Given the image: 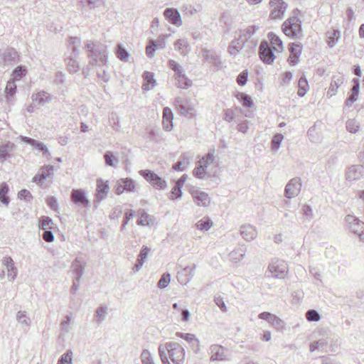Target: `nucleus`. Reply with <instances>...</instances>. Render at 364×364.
<instances>
[{
  "mask_svg": "<svg viewBox=\"0 0 364 364\" xmlns=\"http://www.w3.org/2000/svg\"><path fill=\"white\" fill-rule=\"evenodd\" d=\"M159 355L162 364H171L168 358L173 364H183L185 350L176 342H167L159 346Z\"/></svg>",
  "mask_w": 364,
  "mask_h": 364,
  "instance_id": "1",
  "label": "nucleus"
},
{
  "mask_svg": "<svg viewBox=\"0 0 364 364\" xmlns=\"http://www.w3.org/2000/svg\"><path fill=\"white\" fill-rule=\"evenodd\" d=\"M88 51L90 63L95 65H104L107 62V53L106 47L103 45H95L87 42L85 45Z\"/></svg>",
  "mask_w": 364,
  "mask_h": 364,
  "instance_id": "2",
  "label": "nucleus"
},
{
  "mask_svg": "<svg viewBox=\"0 0 364 364\" xmlns=\"http://www.w3.org/2000/svg\"><path fill=\"white\" fill-rule=\"evenodd\" d=\"M257 26H250L240 31L239 41H243L247 46V50H244V55L249 56L252 54L257 45V40L252 38L258 30Z\"/></svg>",
  "mask_w": 364,
  "mask_h": 364,
  "instance_id": "3",
  "label": "nucleus"
},
{
  "mask_svg": "<svg viewBox=\"0 0 364 364\" xmlns=\"http://www.w3.org/2000/svg\"><path fill=\"white\" fill-rule=\"evenodd\" d=\"M284 33L291 38H298L301 34V21L299 18L292 16L287 19L282 24Z\"/></svg>",
  "mask_w": 364,
  "mask_h": 364,
  "instance_id": "4",
  "label": "nucleus"
},
{
  "mask_svg": "<svg viewBox=\"0 0 364 364\" xmlns=\"http://www.w3.org/2000/svg\"><path fill=\"white\" fill-rule=\"evenodd\" d=\"M267 272L269 273V277L283 279L288 272L287 264L283 260L274 259L268 266Z\"/></svg>",
  "mask_w": 364,
  "mask_h": 364,
  "instance_id": "5",
  "label": "nucleus"
},
{
  "mask_svg": "<svg viewBox=\"0 0 364 364\" xmlns=\"http://www.w3.org/2000/svg\"><path fill=\"white\" fill-rule=\"evenodd\" d=\"M288 4L284 0H269V18L272 20L282 19L287 9Z\"/></svg>",
  "mask_w": 364,
  "mask_h": 364,
  "instance_id": "6",
  "label": "nucleus"
},
{
  "mask_svg": "<svg viewBox=\"0 0 364 364\" xmlns=\"http://www.w3.org/2000/svg\"><path fill=\"white\" fill-rule=\"evenodd\" d=\"M139 174L158 190H164L167 187L166 181L151 170H141Z\"/></svg>",
  "mask_w": 364,
  "mask_h": 364,
  "instance_id": "7",
  "label": "nucleus"
},
{
  "mask_svg": "<svg viewBox=\"0 0 364 364\" xmlns=\"http://www.w3.org/2000/svg\"><path fill=\"white\" fill-rule=\"evenodd\" d=\"M175 107L181 115L193 116L195 114L194 106L189 100L183 97H176L174 101Z\"/></svg>",
  "mask_w": 364,
  "mask_h": 364,
  "instance_id": "8",
  "label": "nucleus"
},
{
  "mask_svg": "<svg viewBox=\"0 0 364 364\" xmlns=\"http://www.w3.org/2000/svg\"><path fill=\"white\" fill-rule=\"evenodd\" d=\"M301 180L300 178L291 179L285 186L284 196L287 198H293L297 196L301 189Z\"/></svg>",
  "mask_w": 364,
  "mask_h": 364,
  "instance_id": "9",
  "label": "nucleus"
},
{
  "mask_svg": "<svg viewBox=\"0 0 364 364\" xmlns=\"http://www.w3.org/2000/svg\"><path fill=\"white\" fill-rule=\"evenodd\" d=\"M85 266L86 262L81 256L76 257L71 263L70 269L77 282H80L81 277L84 274Z\"/></svg>",
  "mask_w": 364,
  "mask_h": 364,
  "instance_id": "10",
  "label": "nucleus"
},
{
  "mask_svg": "<svg viewBox=\"0 0 364 364\" xmlns=\"http://www.w3.org/2000/svg\"><path fill=\"white\" fill-rule=\"evenodd\" d=\"M247 247L244 243H238L237 246L228 254L229 261L237 264L241 262L245 257Z\"/></svg>",
  "mask_w": 364,
  "mask_h": 364,
  "instance_id": "11",
  "label": "nucleus"
},
{
  "mask_svg": "<svg viewBox=\"0 0 364 364\" xmlns=\"http://www.w3.org/2000/svg\"><path fill=\"white\" fill-rule=\"evenodd\" d=\"M109 189V187L107 181L105 182L101 178L97 180L96 194L94 200V205L96 208L98 204L107 198Z\"/></svg>",
  "mask_w": 364,
  "mask_h": 364,
  "instance_id": "12",
  "label": "nucleus"
},
{
  "mask_svg": "<svg viewBox=\"0 0 364 364\" xmlns=\"http://www.w3.org/2000/svg\"><path fill=\"white\" fill-rule=\"evenodd\" d=\"M364 175V167L361 165H352L349 166L345 173L346 180L353 182L360 179Z\"/></svg>",
  "mask_w": 364,
  "mask_h": 364,
  "instance_id": "13",
  "label": "nucleus"
},
{
  "mask_svg": "<svg viewBox=\"0 0 364 364\" xmlns=\"http://www.w3.org/2000/svg\"><path fill=\"white\" fill-rule=\"evenodd\" d=\"M70 198L71 201L78 206L87 208L90 205V200L82 189H73Z\"/></svg>",
  "mask_w": 364,
  "mask_h": 364,
  "instance_id": "14",
  "label": "nucleus"
},
{
  "mask_svg": "<svg viewBox=\"0 0 364 364\" xmlns=\"http://www.w3.org/2000/svg\"><path fill=\"white\" fill-rule=\"evenodd\" d=\"M259 57L261 60L267 64H272L275 58L272 48L267 41L262 42L259 47Z\"/></svg>",
  "mask_w": 364,
  "mask_h": 364,
  "instance_id": "15",
  "label": "nucleus"
},
{
  "mask_svg": "<svg viewBox=\"0 0 364 364\" xmlns=\"http://www.w3.org/2000/svg\"><path fill=\"white\" fill-rule=\"evenodd\" d=\"M241 237L246 242H251L257 237V229L254 225L247 223L240 225L239 229Z\"/></svg>",
  "mask_w": 364,
  "mask_h": 364,
  "instance_id": "16",
  "label": "nucleus"
},
{
  "mask_svg": "<svg viewBox=\"0 0 364 364\" xmlns=\"http://www.w3.org/2000/svg\"><path fill=\"white\" fill-rule=\"evenodd\" d=\"M166 20L177 27L182 26L183 21L179 11L174 8H167L164 11Z\"/></svg>",
  "mask_w": 364,
  "mask_h": 364,
  "instance_id": "17",
  "label": "nucleus"
},
{
  "mask_svg": "<svg viewBox=\"0 0 364 364\" xmlns=\"http://www.w3.org/2000/svg\"><path fill=\"white\" fill-rule=\"evenodd\" d=\"M228 350L219 345H213L210 348L211 361H220L226 359Z\"/></svg>",
  "mask_w": 364,
  "mask_h": 364,
  "instance_id": "18",
  "label": "nucleus"
},
{
  "mask_svg": "<svg viewBox=\"0 0 364 364\" xmlns=\"http://www.w3.org/2000/svg\"><path fill=\"white\" fill-rule=\"evenodd\" d=\"M206 176H215L218 173V163L213 153L209 152L206 155Z\"/></svg>",
  "mask_w": 364,
  "mask_h": 364,
  "instance_id": "19",
  "label": "nucleus"
},
{
  "mask_svg": "<svg viewBox=\"0 0 364 364\" xmlns=\"http://www.w3.org/2000/svg\"><path fill=\"white\" fill-rule=\"evenodd\" d=\"M1 264L7 269V277L11 281L14 280L17 277V268L14 265L13 259L9 256L4 257Z\"/></svg>",
  "mask_w": 364,
  "mask_h": 364,
  "instance_id": "20",
  "label": "nucleus"
},
{
  "mask_svg": "<svg viewBox=\"0 0 364 364\" xmlns=\"http://www.w3.org/2000/svg\"><path fill=\"white\" fill-rule=\"evenodd\" d=\"M79 50L77 48L73 47V53L69 58H68V70L71 73H75L80 70V64L77 61Z\"/></svg>",
  "mask_w": 364,
  "mask_h": 364,
  "instance_id": "21",
  "label": "nucleus"
},
{
  "mask_svg": "<svg viewBox=\"0 0 364 364\" xmlns=\"http://www.w3.org/2000/svg\"><path fill=\"white\" fill-rule=\"evenodd\" d=\"M345 220L348 228L355 234L358 233V232L364 228V223L361 222L353 215H346Z\"/></svg>",
  "mask_w": 364,
  "mask_h": 364,
  "instance_id": "22",
  "label": "nucleus"
},
{
  "mask_svg": "<svg viewBox=\"0 0 364 364\" xmlns=\"http://www.w3.org/2000/svg\"><path fill=\"white\" fill-rule=\"evenodd\" d=\"M18 59V54L17 51L12 48H8L3 53V58L1 64H3L4 66L9 65L16 63Z\"/></svg>",
  "mask_w": 364,
  "mask_h": 364,
  "instance_id": "23",
  "label": "nucleus"
},
{
  "mask_svg": "<svg viewBox=\"0 0 364 364\" xmlns=\"http://www.w3.org/2000/svg\"><path fill=\"white\" fill-rule=\"evenodd\" d=\"M173 114L169 107H164L163 109L162 124L163 129L166 132H170L173 129Z\"/></svg>",
  "mask_w": 364,
  "mask_h": 364,
  "instance_id": "24",
  "label": "nucleus"
},
{
  "mask_svg": "<svg viewBox=\"0 0 364 364\" xmlns=\"http://www.w3.org/2000/svg\"><path fill=\"white\" fill-rule=\"evenodd\" d=\"M247 50V46L243 41H239V38L231 41L228 46V53L230 55L235 58L242 50Z\"/></svg>",
  "mask_w": 364,
  "mask_h": 364,
  "instance_id": "25",
  "label": "nucleus"
},
{
  "mask_svg": "<svg viewBox=\"0 0 364 364\" xmlns=\"http://www.w3.org/2000/svg\"><path fill=\"white\" fill-rule=\"evenodd\" d=\"M353 85L350 90V94L346 101V104L348 107L358 100V96L360 90V81L358 78H353L352 80Z\"/></svg>",
  "mask_w": 364,
  "mask_h": 364,
  "instance_id": "26",
  "label": "nucleus"
},
{
  "mask_svg": "<svg viewBox=\"0 0 364 364\" xmlns=\"http://www.w3.org/2000/svg\"><path fill=\"white\" fill-rule=\"evenodd\" d=\"M33 102H36L38 105H44L51 101V95L46 91L41 90L33 93L31 96Z\"/></svg>",
  "mask_w": 364,
  "mask_h": 364,
  "instance_id": "27",
  "label": "nucleus"
},
{
  "mask_svg": "<svg viewBox=\"0 0 364 364\" xmlns=\"http://www.w3.org/2000/svg\"><path fill=\"white\" fill-rule=\"evenodd\" d=\"M174 47L175 50L183 56L187 55L191 50L189 43L186 38H180L177 40L174 43Z\"/></svg>",
  "mask_w": 364,
  "mask_h": 364,
  "instance_id": "28",
  "label": "nucleus"
},
{
  "mask_svg": "<svg viewBox=\"0 0 364 364\" xmlns=\"http://www.w3.org/2000/svg\"><path fill=\"white\" fill-rule=\"evenodd\" d=\"M144 83L142 89L145 91H148L152 89L156 85V80L153 73L145 71L142 75Z\"/></svg>",
  "mask_w": 364,
  "mask_h": 364,
  "instance_id": "29",
  "label": "nucleus"
},
{
  "mask_svg": "<svg viewBox=\"0 0 364 364\" xmlns=\"http://www.w3.org/2000/svg\"><path fill=\"white\" fill-rule=\"evenodd\" d=\"M343 82L344 77L343 76H333L330 87L328 88L327 95H329V97L334 96L337 93L338 87L343 83Z\"/></svg>",
  "mask_w": 364,
  "mask_h": 364,
  "instance_id": "30",
  "label": "nucleus"
},
{
  "mask_svg": "<svg viewBox=\"0 0 364 364\" xmlns=\"http://www.w3.org/2000/svg\"><path fill=\"white\" fill-rule=\"evenodd\" d=\"M14 149V144L7 142L0 145V161L4 162L6 159L10 158Z\"/></svg>",
  "mask_w": 364,
  "mask_h": 364,
  "instance_id": "31",
  "label": "nucleus"
},
{
  "mask_svg": "<svg viewBox=\"0 0 364 364\" xmlns=\"http://www.w3.org/2000/svg\"><path fill=\"white\" fill-rule=\"evenodd\" d=\"M206 64L213 65V70L215 71L222 66V62L218 55H213L210 51L206 50Z\"/></svg>",
  "mask_w": 364,
  "mask_h": 364,
  "instance_id": "32",
  "label": "nucleus"
},
{
  "mask_svg": "<svg viewBox=\"0 0 364 364\" xmlns=\"http://www.w3.org/2000/svg\"><path fill=\"white\" fill-rule=\"evenodd\" d=\"M190 193L193 196V200L198 205L203 206L205 205V193L196 187H192Z\"/></svg>",
  "mask_w": 364,
  "mask_h": 364,
  "instance_id": "33",
  "label": "nucleus"
},
{
  "mask_svg": "<svg viewBox=\"0 0 364 364\" xmlns=\"http://www.w3.org/2000/svg\"><path fill=\"white\" fill-rule=\"evenodd\" d=\"M268 39L271 43L272 48L279 53L283 50V43L279 36L270 32L268 33Z\"/></svg>",
  "mask_w": 364,
  "mask_h": 364,
  "instance_id": "34",
  "label": "nucleus"
},
{
  "mask_svg": "<svg viewBox=\"0 0 364 364\" xmlns=\"http://www.w3.org/2000/svg\"><path fill=\"white\" fill-rule=\"evenodd\" d=\"M327 36V43L331 47H334L338 43V39L341 38V32L338 30L333 29L331 31H328L326 33Z\"/></svg>",
  "mask_w": 364,
  "mask_h": 364,
  "instance_id": "35",
  "label": "nucleus"
},
{
  "mask_svg": "<svg viewBox=\"0 0 364 364\" xmlns=\"http://www.w3.org/2000/svg\"><path fill=\"white\" fill-rule=\"evenodd\" d=\"M328 346V341L326 338H321L317 341H314L310 344L309 350L311 352H314L315 350H321L323 352H326V348Z\"/></svg>",
  "mask_w": 364,
  "mask_h": 364,
  "instance_id": "36",
  "label": "nucleus"
},
{
  "mask_svg": "<svg viewBox=\"0 0 364 364\" xmlns=\"http://www.w3.org/2000/svg\"><path fill=\"white\" fill-rule=\"evenodd\" d=\"M175 80H176V85L179 88L186 89L191 85V80L186 77L183 72L175 75Z\"/></svg>",
  "mask_w": 364,
  "mask_h": 364,
  "instance_id": "37",
  "label": "nucleus"
},
{
  "mask_svg": "<svg viewBox=\"0 0 364 364\" xmlns=\"http://www.w3.org/2000/svg\"><path fill=\"white\" fill-rule=\"evenodd\" d=\"M107 314V307L102 305L99 306L94 315V320L97 323H101L105 318Z\"/></svg>",
  "mask_w": 364,
  "mask_h": 364,
  "instance_id": "38",
  "label": "nucleus"
},
{
  "mask_svg": "<svg viewBox=\"0 0 364 364\" xmlns=\"http://www.w3.org/2000/svg\"><path fill=\"white\" fill-rule=\"evenodd\" d=\"M299 90L297 94L299 97H304L308 90H309V86L306 78L304 76H301L298 82Z\"/></svg>",
  "mask_w": 364,
  "mask_h": 364,
  "instance_id": "39",
  "label": "nucleus"
},
{
  "mask_svg": "<svg viewBox=\"0 0 364 364\" xmlns=\"http://www.w3.org/2000/svg\"><path fill=\"white\" fill-rule=\"evenodd\" d=\"M139 218L136 221L139 225H149L153 223V217L145 213L144 210L140 211Z\"/></svg>",
  "mask_w": 364,
  "mask_h": 364,
  "instance_id": "40",
  "label": "nucleus"
},
{
  "mask_svg": "<svg viewBox=\"0 0 364 364\" xmlns=\"http://www.w3.org/2000/svg\"><path fill=\"white\" fill-rule=\"evenodd\" d=\"M16 320L23 326L28 327L31 325V319L28 316L26 311H19L16 314Z\"/></svg>",
  "mask_w": 364,
  "mask_h": 364,
  "instance_id": "41",
  "label": "nucleus"
},
{
  "mask_svg": "<svg viewBox=\"0 0 364 364\" xmlns=\"http://www.w3.org/2000/svg\"><path fill=\"white\" fill-rule=\"evenodd\" d=\"M193 174L199 178L205 177V157L203 156L198 162L196 167L193 170Z\"/></svg>",
  "mask_w": 364,
  "mask_h": 364,
  "instance_id": "42",
  "label": "nucleus"
},
{
  "mask_svg": "<svg viewBox=\"0 0 364 364\" xmlns=\"http://www.w3.org/2000/svg\"><path fill=\"white\" fill-rule=\"evenodd\" d=\"M8 192L9 186L6 183H2L0 186V200L6 205L9 203V198L6 196Z\"/></svg>",
  "mask_w": 364,
  "mask_h": 364,
  "instance_id": "43",
  "label": "nucleus"
},
{
  "mask_svg": "<svg viewBox=\"0 0 364 364\" xmlns=\"http://www.w3.org/2000/svg\"><path fill=\"white\" fill-rule=\"evenodd\" d=\"M53 223L51 218L48 216H42L39 220V228L43 230L52 229Z\"/></svg>",
  "mask_w": 364,
  "mask_h": 364,
  "instance_id": "44",
  "label": "nucleus"
},
{
  "mask_svg": "<svg viewBox=\"0 0 364 364\" xmlns=\"http://www.w3.org/2000/svg\"><path fill=\"white\" fill-rule=\"evenodd\" d=\"M121 183L124 186V190L126 192L134 193L136 189L135 182L131 178H121Z\"/></svg>",
  "mask_w": 364,
  "mask_h": 364,
  "instance_id": "45",
  "label": "nucleus"
},
{
  "mask_svg": "<svg viewBox=\"0 0 364 364\" xmlns=\"http://www.w3.org/2000/svg\"><path fill=\"white\" fill-rule=\"evenodd\" d=\"M104 159L105 164L108 166L115 167L119 162V159L116 158L113 153L111 151H107L104 154Z\"/></svg>",
  "mask_w": 364,
  "mask_h": 364,
  "instance_id": "46",
  "label": "nucleus"
},
{
  "mask_svg": "<svg viewBox=\"0 0 364 364\" xmlns=\"http://www.w3.org/2000/svg\"><path fill=\"white\" fill-rule=\"evenodd\" d=\"M117 58L124 62H127L129 60V54L125 50L121 44H118L117 47Z\"/></svg>",
  "mask_w": 364,
  "mask_h": 364,
  "instance_id": "47",
  "label": "nucleus"
},
{
  "mask_svg": "<svg viewBox=\"0 0 364 364\" xmlns=\"http://www.w3.org/2000/svg\"><path fill=\"white\" fill-rule=\"evenodd\" d=\"M148 138L152 141H158L161 139L162 133L159 128H149L147 129Z\"/></svg>",
  "mask_w": 364,
  "mask_h": 364,
  "instance_id": "48",
  "label": "nucleus"
},
{
  "mask_svg": "<svg viewBox=\"0 0 364 364\" xmlns=\"http://www.w3.org/2000/svg\"><path fill=\"white\" fill-rule=\"evenodd\" d=\"M181 9L185 15L193 16L197 14L198 12L200 11L202 7L199 6L198 8H196L191 4H186L182 6Z\"/></svg>",
  "mask_w": 364,
  "mask_h": 364,
  "instance_id": "49",
  "label": "nucleus"
},
{
  "mask_svg": "<svg viewBox=\"0 0 364 364\" xmlns=\"http://www.w3.org/2000/svg\"><path fill=\"white\" fill-rule=\"evenodd\" d=\"M54 171H55V168L52 165H48V166H45L42 167L39 170L40 173H42L41 178L47 179V178H51L53 174Z\"/></svg>",
  "mask_w": 364,
  "mask_h": 364,
  "instance_id": "50",
  "label": "nucleus"
},
{
  "mask_svg": "<svg viewBox=\"0 0 364 364\" xmlns=\"http://www.w3.org/2000/svg\"><path fill=\"white\" fill-rule=\"evenodd\" d=\"M73 361V352L71 350H68L66 353L63 354L58 361V364H72Z\"/></svg>",
  "mask_w": 364,
  "mask_h": 364,
  "instance_id": "51",
  "label": "nucleus"
},
{
  "mask_svg": "<svg viewBox=\"0 0 364 364\" xmlns=\"http://www.w3.org/2000/svg\"><path fill=\"white\" fill-rule=\"evenodd\" d=\"M269 323L272 327L275 328L277 330H282L284 328V321L274 314H273L272 318L269 321Z\"/></svg>",
  "mask_w": 364,
  "mask_h": 364,
  "instance_id": "52",
  "label": "nucleus"
},
{
  "mask_svg": "<svg viewBox=\"0 0 364 364\" xmlns=\"http://www.w3.org/2000/svg\"><path fill=\"white\" fill-rule=\"evenodd\" d=\"M170 281L171 274L168 272H165L161 275L159 281L158 282L157 286L161 289H164L168 285Z\"/></svg>",
  "mask_w": 364,
  "mask_h": 364,
  "instance_id": "53",
  "label": "nucleus"
},
{
  "mask_svg": "<svg viewBox=\"0 0 364 364\" xmlns=\"http://www.w3.org/2000/svg\"><path fill=\"white\" fill-rule=\"evenodd\" d=\"M16 90V85L14 79H11L7 82L5 92L6 93L7 97H12Z\"/></svg>",
  "mask_w": 364,
  "mask_h": 364,
  "instance_id": "54",
  "label": "nucleus"
},
{
  "mask_svg": "<svg viewBox=\"0 0 364 364\" xmlns=\"http://www.w3.org/2000/svg\"><path fill=\"white\" fill-rule=\"evenodd\" d=\"M359 123L355 119H348L346 122V129L350 133H356L359 130Z\"/></svg>",
  "mask_w": 364,
  "mask_h": 364,
  "instance_id": "55",
  "label": "nucleus"
},
{
  "mask_svg": "<svg viewBox=\"0 0 364 364\" xmlns=\"http://www.w3.org/2000/svg\"><path fill=\"white\" fill-rule=\"evenodd\" d=\"M109 121L114 130L118 131L119 129V119L115 112L111 113L109 117Z\"/></svg>",
  "mask_w": 364,
  "mask_h": 364,
  "instance_id": "56",
  "label": "nucleus"
},
{
  "mask_svg": "<svg viewBox=\"0 0 364 364\" xmlns=\"http://www.w3.org/2000/svg\"><path fill=\"white\" fill-rule=\"evenodd\" d=\"M141 360L142 364H154L153 358L150 352L145 349L143 350L141 354Z\"/></svg>",
  "mask_w": 364,
  "mask_h": 364,
  "instance_id": "57",
  "label": "nucleus"
},
{
  "mask_svg": "<svg viewBox=\"0 0 364 364\" xmlns=\"http://www.w3.org/2000/svg\"><path fill=\"white\" fill-rule=\"evenodd\" d=\"M82 4H86L90 9H95L104 4V0H82Z\"/></svg>",
  "mask_w": 364,
  "mask_h": 364,
  "instance_id": "58",
  "label": "nucleus"
},
{
  "mask_svg": "<svg viewBox=\"0 0 364 364\" xmlns=\"http://www.w3.org/2000/svg\"><path fill=\"white\" fill-rule=\"evenodd\" d=\"M306 318L309 321H318L321 316L317 311L311 309L306 311Z\"/></svg>",
  "mask_w": 364,
  "mask_h": 364,
  "instance_id": "59",
  "label": "nucleus"
},
{
  "mask_svg": "<svg viewBox=\"0 0 364 364\" xmlns=\"http://www.w3.org/2000/svg\"><path fill=\"white\" fill-rule=\"evenodd\" d=\"M157 41H150L149 44L147 46L146 48V53L149 58H151L154 55V53L156 49L157 48Z\"/></svg>",
  "mask_w": 364,
  "mask_h": 364,
  "instance_id": "60",
  "label": "nucleus"
},
{
  "mask_svg": "<svg viewBox=\"0 0 364 364\" xmlns=\"http://www.w3.org/2000/svg\"><path fill=\"white\" fill-rule=\"evenodd\" d=\"M284 139V136L282 134H276L272 140V149L273 150H277Z\"/></svg>",
  "mask_w": 364,
  "mask_h": 364,
  "instance_id": "61",
  "label": "nucleus"
},
{
  "mask_svg": "<svg viewBox=\"0 0 364 364\" xmlns=\"http://www.w3.org/2000/svg\"><path fill=\"white\" fill-rule=\"evenodd\" d=\"M71 316L67 315L64 320L62 321L60 323V328L64 333H68L70 331V322H71Z\"/></svg>",
  "mask_w": 364,
  "mask_h": 364,
  "instance_id": "62",
  "label": "nucleus"
},
{
  "mask_svg": "<svg viewBox=\"0 0 364 364\" xmlns=\"http://www.w3.org/2000/svg\"><path fill=\"white\" fill-rule=\"evenodd\" d=\"M214 301L215 304L222 310L223 312H227L228 309L225 304L224 299L220 294L215 296Z\"/></svg>",
  "mask_w": 364,
  "mask_h": 364,
  "instance_id": "63",
  "label": "nucleus"
},
{
  "mask_svg": "<svg viewBox=\"0 0 364 364\" xmlns=\"http://www.w3.org/2000/svg\"><path fill=\"white\" fill-rule=\"evenodd\" d=\"M289 51L291 55L300 56L301 54V45L300 43H292Z\"/></svg>",
  "mask_w": 364,
  "mask_h": 364,
  "instance_id": "64",
  "label": "nucleus"
}]
</instances>
